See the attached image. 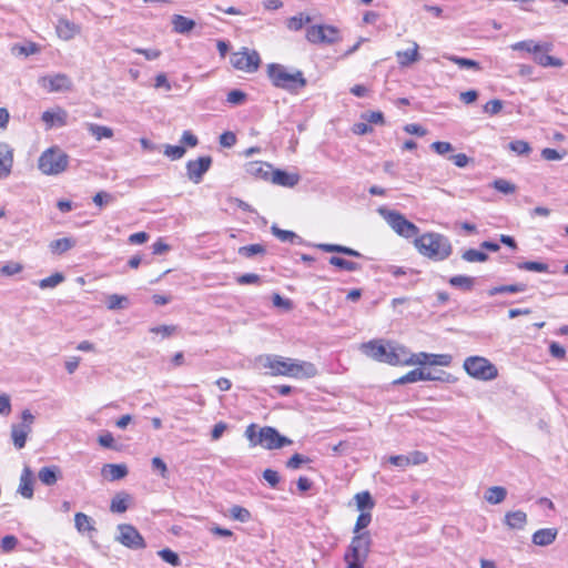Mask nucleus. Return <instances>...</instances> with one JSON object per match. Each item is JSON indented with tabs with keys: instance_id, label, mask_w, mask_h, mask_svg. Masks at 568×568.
Here are the masks:
<instances>
[{
	"instance_id": "obj_14",
	"label": "nucleus",
	"mask_w": 568,
	"mask_h": 568,
	"mask_svg": "<svg viewBox=\"0 0 568 568\" xmlns=\"http://www.w3.org/2000/svg\"><path fill=\"white\" fill-rule=\"evenodd\" d=\"M212 165V158L210 155L200 156L196 160H190L186 163V175L190 181L195 184L202 182L204 174Z\"/></svg>"
},
{
	"instance_id": "obj_49",
	"label": "nucleus",
	"mask_w": 568,
	"mask_h": 568,
	"mask_svg": "<svg viewBox=\"0 0 568 568\" xmlns=\"http://www.w3.org/2000/svg\"><path fill=\"white\" fill-rule=\"evenodd\" d=\"M311 22V17H304L302 13L298 16L291 17L286 21V27L292 31H298L303 28L304 23Z\"/></svg>"
},
{
	"instance_id": "obj_57",
	"label": "nucleus",
	"mask_w": 568,
	"mask_h": 568,
	"mask_svg": "<svg viewBox=\"0 0 568 568\" xmlns=\"http://www.w3.org/2000/svg\"><path fill=\"white\" fill-rule=\"evenodd\" d=\"M310 462L311 459L308 457H305L296 453L286 462V467L290 469H297L301 467L302 464H306Z\"/></svg>"
},
{
	"instance_id": "obj_12",
	"label": "nucleus",
	"mask_w": 568,
	"mask_h": 568,
	"mask_svg": "<svg viewBox=\"0 0 568 568\" xmlns=\"http://www.w3.org/2000/svg\"><path fill=\"white\" fill-rule=\"evenodd\" d=\"M230 62L235 69L251 73L258 69L261 59L256 51L243 49V51L234 52L230 58Z\"/></svg>"
},
{
	"instance_id": "obj_63",
	"label": "nucleus",
	"mask_w": 568,
	"mask_h": 568,
	"mask_svg": "<svg viewBox=\"0 0 568 568\" xmlns=\"http://www.w3.org/2000/svg\"><path fill=\"white\" fill-rule=\"evenodd\" d=\"M236 143V135L231 132L226 131L220 135V144L224 148H232Z\"/></svg>"
},
{
	"instance_id": "obj_39",
	"label": "nucleus",
	"mask_w": 568,
	"mask_h": 568,
	"mask_svg": "<svg viewBox=\"0 0 568 568\" xmlns=\"http://www.w3.org/2000/svg\"><path fill=\"white\" fill-rule=\"evenodd\" d=\"M65 116H67V113L61 110L59 112L44 111L42 113L41 119L45 124H48L49 126H52L55 122H58L60 125H64Z\"/></svg>"
},
{
	"instance_id": "obj_40",
	"label": "nucleus",
	"mask_w": 568,
	"mask_h": 568,
	"mask_svg": "<svg viewBox=\"0 0 568 568\" xmlns=\"http://www.w3.org/2000/svg\"><path fill=\"white\" fill-rule=\"evenodd\" d=\"M517 267L519 270L538 272V273H546L549 271L548 264L542 263V262H537V261L520 262L517 264Z\"/></svg>"
},
{
	"instance_id": "obj_27",
	"label": "nucleus",
	"mask_w": 568,
	"mask_h": 568,
	"mask_svg": "<svg viewBox=\"0 0 568 568\" xmlns=\"http://www.w3.org/2000/svg\"><path fill=\"white\" fill-rule=\"evenodd\" d=\"M316 247L322 250L323 252H328V253H341V254H344L347 256H353V257H362L363 256L358 251H356L352 247H348V246L339 245V244L321 243V244H317Z\"/></svg>"
},
{
	"instance_id": "obj_21",
	"label": "nucleus",
	"mask_w": 568,
	"mask_h": 568,
	"mask_svg": "<svg viewBox=\"0 0 568 568\" xmlns=\"http://www.w3.org/2000/svg\"><path fill=\"white\" fill-rule=\"evenodd\" d=\"M557 535L556 528H542L532 534L531 540L536 546L546 547L556 540Z\"/></svg>"
},
{
	"instance_id": "obj_64",
	"label": "nucleus",
	"mask_w": 568,
	"mask_h": 568,
	"mask_svg": "<svg viewBox=\"0 0 568 568\" xmlns=\"http://www.w3.org/2000/svg\"><path fill=\"white\" fill-rule=\"evenodd\" d=\"M549 353L557 359H564L566 357V349L557 342H551L549 345Z\"/></svg>"
},
{
	"instance_id": "obj_61",
	"label": "nucleus",
	"mask_w": 568,
	"mask_h": 568,
	"mask_svg": "<svg viewBox=\"0 0 568 568\" xmlns=\"http://www.w3.org/2000/svg\"><path fill=\"white\" fill-rule=\"evenodd\" d=\"M362 118L368 123L383 124L384 114L381 111H372L362 115Z\"/></svg>"
},
{
	"instance_id": "obj_38",
	"label": "nucleus",
	"mask_w": 568,
	"mask_h": 568,
	"mask_svg": "<svg viewBox=\"0 0 568 568\" xmlns=\"http://www.w3.org/2000/svg\"><path fill=\"white\" fill-rule=\"evenodd\" d=\"M328 263L333 266H336L341 270H345L348 272H355V271H359L362 268L361 264L353 262V261L345 260L339 256H331L328 260Z\"/></svg>"
},
{
	"instance_id": "obj_50",
	"label": "nucleus",
	"mask_w": 568,
	"mask_h": 568,
	"mask_svg": "<svg viewBox=\"0 0 568 568\" xmlns=\"http://www.w3.org/2000/svg\"><path fill=\"white\" fill-rule=\"evenodd\" d=\"M263 253H265V247L262 244H251L239 248V254L247 258Z\"/></svg>"
},
{
	"instance_id": "obj_23",
	"label": "nucleus",
	"mask_w": 568,
	"mask_h": 568,
	"mask_svg": "<svg viewBox=\"0 0 568 568\" xmlns=\"http://www.w3.org/2000/svg\"><path fill=\"white\" fill-rule=\"evenodd\" d=\"M551 48V43H536L534 40H524L511 44L514 51H526L532 53V55L537 51H550Z\"/></svg>"
},
{
	"instance_id": "obj_53",
	"label": "nucleus",
	"mask_w": 568,
	"mask_h": 568,
	"mask_svg": "<svg viewBox=\"0 0 568 568\" xmlns=\"http://www.w3.org/2000/svg\"><path fill=\"white\" fill-rule=\"evenodd\" d=\"M115 200L114 195L108 193V192H104V191H100L98 192L92 201L93 203L99 206L100 209L106 206L108 204L112 203L113 201Z\"/></svg>"
},
{
	"instance_id": "obj_60",
	"label": "nucleus",
	"mask_w": 568,
	"mask_h": 568,
	"mask_svg": "<svg viewBox=\"0 0 568 568\" xmlns=\"http://www.w3.org/2000/svg\"><path fill=\"white\" fill-rule=\"evenodd\" d=\"M501 109H503V102L498 99L488 101L484 106V111L491 115L499 113L501 111Z\"/></svg>"
},
{
	"instance_id": "obj_54",
	"label": "nucleus",
	"mask_w": 568,
	"mask_h": 568,
	"mask_svg": "<svg viewBox=\"0 0 568 568\" xmlns=\"http://www.w3.org/2000/svg\"><path fill=\"white\" fill-rule=\"evenodd\" d=\"M158 555L168 564L172 566H179L180 565V557L176 552L173 550L165 548L160 551H158Z\"/></svg>"
},
{
	"instance_id": "obj_37",
	"label": "nucleus",
	"mask_w": 568,
	"mask_h": 568,
	"mask_svg": "<svg viewBox=\"0 0 568 568\" xmlns=\"http://www.w3.org/2000/svg\"><path fill=\"white\" fill-rule=\"evenodd\" d=\"M397 58H398L400 65H409V64L416 62L419 59L418 44L414 43L413 49H408L405 51H398Z\"/></svg>"
},
{
	"instance_id": "obj_43",
	"label": "nucleus",
	"mask_w": 568,
	"mask_h": 568,
	"mask_svg": "<svg viewBox=\"0 0 568 568\" xmlns=\"http://www.w3.org/2000/svg\"><path fill=\"white\" fill-rule=\"evenodd\" d=\"M462 258L469 263L486 262L488 260V254L475 248H468L462 254Z\"/></svg>"
},
{
	"instance_id": "obj_6",
	"label": "nucleus",
	"mask_w": 568,
	"mask_h": 568,
	"mask_svg": "<svg viewBox=\"0 0 568 568\" xmlns=\"http://www.w3.org/2000/svg\"><path fill=\"white\" fill-rule=\"evenodd\" d=\"M69 164V156L63 151L51 148L44 151L38 162L39 170L47 175H55L63 172Z\"/></svg>"
},
{
	"instance_id": "obj_15",
	"label": "nucleus",
	"mask_w": 568,
	"mask_h": 568,
	"mask_svg": "<svg viewBox=\"0 0 568 568\" xmlns=\"http://www.w3.org/2000/svg\"><path fill=\"white\" fill-rule=\"evenodd\" d=\"M40 83L42 88L50 92L69 91L72 88L70 78L64 73L42 77Z\"/></svg>"
},
{
	"instance_id": "obj_42",
	"label": "nucleus",
	"mask_w": 568,
	"mask_h": 568,
	"mask_svg": "<svg viewBox=\"0 0 568 568\" xmlns=\"http://www.w3.org/2000/svg\"><path fill=\"white\" fill-rule=\"evenodd\" d=\"M356 506L358 510L372 509L375 505L368 491H362L355 495Z\"/></svg>"
},
{
	"instance_id": "obj_13",
	"label": "nucleus",
	"mask_w": 568,
	"mask_h": 568,
	"mask_svg": "<svg viewBox=\"0 0 568 568\" xmlns=\"http://www.w3.org/2000/svg\"><path fill=\"white\" fill-rule=\"evenodd\" d=\"M118 530L119 535L116 537V540L121 542L123 546L131 549L145 548L146 545L142 535L132 525L121 524L118 526Z\"/></svg>"
},
{
	"instance_id": "obj_16",
	"label": "nucleus",
	"mask_w": 568,
	"mask_h": 568,
	"mask_svg": "<svg viewBox=\"0 0 568 568\" xmlns=\"http://www.w3.org/2000/svg\"><path fill=\"white\" fill-rule=\"evenodd\" d=\"M274 168L263 161H251L245 164V172L253 179L270 182Z\"/></svg>"
},
{
	"instance_id": "obj_9",
	"label": "nucleus",
	"mask_w": 568,
	"mask_h": 568,
	"mask_svg": "<svg viewBox=\"0 0 568 568\" xmlns=\"http://www.w3.org/2000/svg\"><path fill=\"white\" fill-rule=\"evenodd\" d=\"M21 424H13L11 426V438L17 449H22L26 446L28 435L32 430L34 416L29 409H24L21 414Z\"/></svg>"
},
{
	"instance_id": "obj_36",
	"label": "nucleus",
	"mask_w": 568,
	"mask_h": 568,
	"mask_svg": "<svg viewBox=\"0 0 568 568\" xmlns=\"http://www.w3.org/2000/svg\"><path fill=\"white\" fill-rule=\"evenodd\" d=\"M526 290H527V285L524 283L500 285V286H495V287H491L490 290H488V295L495 296L497 294H503V293H521V292H525Z\"/></svg>"
},
{
	"instance_id": "obj_48",
	"label": "nucleus",
	"mask_w": 568,
	"mask_h": 568,
	"mask_svg": "<svg viewBox=\"0 0 568 568\" xmlns=\"http://www.w3.org/2000/svg\"><path fill=\"white\" fill-rule=\"evenodd\" d=\"M128 297L119 294H111L108 296L106 306L109 310H121L126 307Z\"/></svg>"
},
{
	"instance_id": "obj_32",
	"label": "nucleus",
	"mask_w": 568,
	"mask_h": 568,
	"mask_svg": "<svg viewBox=\"0 0 568 568\" xmlns=\"http://www.w3.org/2000/svg\"><path fill=\"white\" fill-rule=\"evenodd\" d=\"M506 496L507 490L501 486L489 487L485 493V499L491 505H498L503 503Z\"/></svg>"
},
{
	"instance_id": "obj_17",
	"label": "nucleus",
	"mask_w": 568,
	"mask_h": 568,
	"mask_svg": "<svg viewBox=\"0 0 568 568\" xmlns=\"http://www.w3.org/2000/svg\"><path fill=\"white\" fill-rule=\"evenodd\" d=\"M13 168V149L6 142H0V179H7Z\"/></svg>"
},
{
	"instance_id": "obj_8",
	"label": "nucleus",
	"mask_w": 568,
	"mask_h": 568,
	"mask_svg": "<svg viewBox=\"0 0 568 568\" xmlns=\"http://www.w3.org/2000/svg\"><path fill=\"white\" fill-rule=\"evenodd\" d=\"M379 213L398 235L405 239L417 237L418 226L408 221L402 213L387 209H379Z\"/></svg>"
},
{
	"instance_id": "obj_33",
	"label": "nucleus",
	"mask_w": 568,
	"mask_h": 568,
	"mask_svg": "<svg viewBox=\"0 0 568 568\" xmlns=\"http://www.w3.org/2000/svg\"><path fill=\"white\" fill-rule=\"evenodd\" d=\"M444 59L457 64L460 69H474L475 71H480V64L471 59L454 55V54H444Z\"/></svg>"
},
{
	"instance_id": "obj_56",
	"label": "nucleus",
	"mask_w": 568,
	"mask_h": 568,
	"mask_svg": "<svg viewBox=\"0 0 568 568\" xmlns=\"http://www.w3.org/2000/svg\"><path fill=\"white\" fill-rule=\"evenodd\" d=\"M246 100V93L241 90H232L229 92L226 101L233 105H240Z\"/></svg>"
},
{
	"instance_id": "obj_45",
	"label": "nucleus",
	"mask_w": 568,
	"mask_h": 568,
	"mask_svg": "<svg viewBox=\"0 0 568 568\" xmlns=\"http://www.w3.org/2000/svg\"><path fill=\"white\" fill-rule=\"evenodd\" d=\"M508 148L517 155H528L531 152V146L527 141L515 140L509 142Z\"/></svg>"
},
{
	"instance_id": "obj_34",
	"label": "nucleus",
	"mask_w": 568,
	"mask_h": 568,
	"mask_svg": "<svg viewBox=\"0 0 568 568\" xmlns=\"http://www.w3.org/2000/svg\"><path fill=\"white\" fill-rule=\"evenodd\" d=\"M448 282L453 287L460 288L465 292H470L475 286V278L467 275L452 276Z\"/></svg>"
},
{
	"instance_id": "obj_29",
	"label": "nucleus",
	"mask_w": 568,
	"mask_h": 568,
	"mask_svg": "<svg viewBox=\"0 0 568 568\" xmlns=\"http://www.w3.org/2000/svg\"><path fill=\"white\" fill-rule=\"evenodd\" d=\"M549 51H537L535 52L534 54V61L544 67V68H548V67H554V68H561L564 65V62L562 60L556 58V57H552V55H549L547 54Z\"/></svg>"
},
{
	"instance_id": "obj_4",
	"label": "nucleus",
	"mask_w": 568,
	"mask_h": 568,
	"mask_svg": "<svg viewBox=\"0 0 568 568\" xmlns=\"http://www.w3.org/2000/svg\"><path fill=\"white\" fill-rule=\"evenodd\" d=\"M267 75L274 87L288 92H297L307 84V81L301 70L291 72L286 67L280 63L268 64Z\"/></svg>"
},
{
	"instance_id": "obj_44",
	"label": "nucleus",
	"mask_w": 568,
	"mask_h": 568,
	"mask_svg": "<svg viewBox=\"0 0 568 568\" xmlns=\"http://www.w3.org/2000/svg\"><path fill=\"white\" fill-rule=\"evenodd\" d=\"M74 245V242L69 237H62L55 241H52L50 244V248L53 253H64L70 250Z\"/></svg>"
},
{
	"instance_id": "obj_28",
	"label": "nucleus",
	"mask_w": 568,
	"mask_h": 568,
	"mask_svg": "<svg viewBox=\"0 0 568 568\" xmlns=\"http://www.w3.org/2000/svg\"><path fill=\"white\" fill-rule=\"evenodd\" d=\"M527 523V515L521 510L508 511L505 515V524L510 529H523Z\"/></svg>"
},
{
	"instance_id": "obj_20",
	"label": "nucleus",
	"mask_w": 568,
	"mask_h": 568,
	"mask_svg": "<svg viewBox=\"0 0 568 568\" xmlns=\"http://www.w3.org/2000/svg\"><path fill=\"white\" fill-rule=\"evenodd\" d=\"M33 473L31 469L26 466L21 473L20 476V483L18 491L24 497V498H32L33 497Z\"/></svg>"
},
{
	"instance_id": "obj_25",
	"label": "nucleus",
	"mask_w": 568,
	"mask_h": 568,
	"mask_svg": "<svg viewBox=\"0 0 568 568\" xmlns=\"http://www.w3.org/2000/svg\"><path fill=\"white\" fill-rule=\"evenodd\" d=\"M60 477V468L54 465L42 467L38 473L39 480L45 486H53Z\"/></svg>"
},
{
	"instance_id": "obj_46",
	"label": "nucleus",
	"mask_w": 568,
	"mask_h": 568,
	"mask_svg": "<svg viewBox=\"0 0 568 568\" xmlns=\"http://www.w3.org/2000/svg\"><path fill=\"white\" fill-rule=\"evenodd\" d=\"M230 516L232 519L241 523H247L251 519L250 510L237 505L230 508Z\"/></svg>"
},
{
	"instance_id": "obj_24",
	"label": "nucleus",
	"mask_w": 568,
	"mask_h": 568,
	"mask_svg": "<svg viewBox=\"0 0 568 568\" xmlns=\"http://www.w3.org/2000/svg\"><path fill=\"white\" fill-rule=\"evenodd\" d=\"M128 471V467L124 464H105L102 468V475L110 481L124 478Z\"/></svg>"
},
{
	"instance_id": "obj_26",
	"label": "nucleus",
	"mask_w": 568,
	"mask_h": 568,
	"mask_svg": "<svg viewBox=\"0 0 568 568\" xmlns=\"http://www.w3.org/2000/svg\"><path fill=\"white\" fill-rule=\"evenodd\" d=\"M173 31L179 34H186L195 27V21L182 14L172 17Z\"/></svg>"
},
{
	"instance_id": "obj_10",
	"label": "nucleus",
	"mask_w": 568,
	"mask_h": 568,
	"mask_svg": "<svg viewBox=\"0 0 568 568\" xmlns=\"http://www.w3.org/2000/svg\"><path fill=\"white\" fill-rule=\"evenodd\" d=\"M257 443L265 449L273 450L291 445L293 442L281 435L276 428L264 426L258 430Z\"/></svg>"
},
{
	"instance_id": "obj_31",
	"label": "nucleus",
	"mask_w": 568,
	"mask_h": 568,
	"mask_svg": "<svg viewBox=\"0 0 568 568\" xmlns=\"http://www.w3.org/2000/svg\"><path fill=\"white\" fill-rule=\"evenodd\" d=\"M131 500V496L126 493H119L116 494L112 500H111V505H110V510L112 513H124L126 511V509L129 508V503Z\"/></svg>"
},
{
	"instance_id": "obj_5",
	"label": "nucleus",
	"mask_w": 568,
	"mask_h": 568,
	"mask_svg": "<svg viewBox=\"0 0 568 568\" xmlns=\"http://www.w3.org/2000/svg\"><path fill=\"white\" fill-rule=\"evenodd\" d=\"M463 366L469 376L479 381H493L498 376L497 367L483 356H469Z\"/></svg>"
},
{
	"instance_id": "obj_55",
	"label": "nucleus",
	"mask_w": 568,
	"mask_h": 568,
	"mask_svg": "<svg viewBox=\"0 0 568 568\" xmlns=\"http://www.w3.org/2000/svg\"><path fill=\"white\" fill-rule=\"evenodd\" d=\"M22 270V264L18 262H9L1 267L0 272L4 276H12L20 273Z\"/></svg>"
},
{
	"instance_id": "obj_1",
	"label": "nucleus",
	"mask_w": 568,
	"mask_h": 568,
	"mask_svg": "<svg viewBox=\"0 0 568 568\" xmlns=\"http://www.w3.org/2000/svg\"><path fill=\"white\" fill-rule=\"evenodd\" d=\"M256 362L268 369L272 376H287L293 378H311L317 374L314 364L304 361H297L280 355H261Z\"/></svg>"
},
{
	"instance_id": "obj_18",
	"label": "nucleus",
	"mask_w": 568,
	"mask_h": 568,
	"mask_svg": "<svg viewBox=\"0 0 568 568\" xmlns=\"http://www.w3.org/2000/svg\"><path fill=\"white\" fill-rule=\"evenodd\" d=\"M419 356H424V359H414L410 356V365L419 364V365H437V366H449L452 364L453 357L449 354H428L420 352Z\"/></svg>"
},
{
	"instance_id": "obj_51",
	"label": "nucleus",
	"mask_w": 568,
	"mask_h": 568,
	"mask_svg": "<svg viewBox=\"0 0 568 568\" xmlns=\"http://www.w3.org/2000/svg\"><path fill=\"white\" fill-rule=\"evenodd\" d=\"M493 187L504 194H511L516 191V185L505 179L495 180Z\"/></svg>"
},
{
	"instance_id": "obj_3",
	"label": "nucleus",
	"mask_w": 568,
	"mask_h": 568,
	"mask_svg": "<svg viewBox=\"0 0 568 568\" xmlns=\"http://www.w3.org/2000/svg\"><path fill=\"white\" fill-rule=\"evenodd\" d=\"M419 254L434 261L447 260L453 253V245L447 236L436 232H426L414 240Z\"/></svg>"
},
{
	"instance_id": "obj_58",
	"label": "nucleus",
	"mask_w": 568,
	"mask_h": 568,
	"mask_svg": "<svg viewBox=\"0 0 568 568\" xmlns=\"http://www.w3.org/2000/svg\"><path fill=\"white\" fill-rule=\"evenodd\" d=\"M372 521V515L369 513L362 511L359 516L357 517L354 532L358 534L359 530L366 528Z\"/></svg>"
},
{
	"instance_id": "obj_52",
	"label": "nucleus",
	"mask_w": 568,
	"mask_h": 568,
	"mask_svg": "<svg viewBox=\"0 0 568 568\" xmlns=\"http://www.w3.org/2000/svg\"><path fill=\"white\" fill-rule=\"evenodd\" d=\"M271 230L272 234L282 242H293L295 239H298V236L294 232L282 230L276 225H273Z\"/></svg>"
},
{
	"instance_id": "obj_2",
	"label": "nucleus",
	"mask_w": 568,
	"mask_h": 568,
	"mask_svg": "<svg viewBox=\"0 0 568 568\" xmlns=\"http://www.w3.org/2000/svg\"><path fill=\"white\" fill-rule=\"evenodd\" d=\"M361 349L369 358L393 366L410 365L412 363L410 352L397 343H384L383 339H373L363 343Z\"/></svg>"
},
{
	"instance_id": "obj_19",
	"label": "nucleus",
	"mask_w": 568,
	"mask_h": 568,
	"mask_svg": "<svg viewBox=\"0 0 568 568\" xmlns=\"http://www.w3.org/2000/svg\"><path fill=\"white\" fill-rule=\"evenodd\" d=\"M270 182L284 187H293L300 182V175L297 173H288L280 169H274Z\"/></svg>"
},
{
	"instance_id": "obj_35",
	"label": "nucleus",
	"mask_w": 568,
	"mask_h": 568,
	"mask_svg": "<svg viewBox=\"0 0 568 568\" xmlns=\"http://www.w3.org/2000/svg\"><path fill=\"white\" fill-rule=\"evenodd\" d=\"M87 130L98 140L110 139L113 136V130L109 126L97 123H87Z\"/></svg>"
},
{
	"instance_id": "obj_22",
	"label": "nucleus",
	"mask_w": 568,
	"mask_h": 568,
	"mask_svg": "<svg viewBox=\"0 0 568 568\" xmlns=\"http://www.w3.org/2000/svg\"><path fill=\"white\" fill-rule=\"evenodd\" d=\"M55 30L59 38L65 41L73 39L80 32V28L67 19H59Z\"/></svg>"
},
{
	"instance_id": "obj_47",
	"label": "nucleus",
	"mask_w": 568,
	"mask_h": 568,
	"mask_svg": "<svg viewBox=\"0 0 568 568\" xmlns=\"http://www.w3.org/2000/svg\"><path fill=\"white\" fill-rule=\"evenodd\" d=\"M186 150L183 145H164V155L171 159L172 161L180 160L184 156Z\"/></svg>"
},
{
	"instance_id": "obj_11",
	"label": "nucleus",
	"mask_w": 568,
	"mask_h": 568,
	"mask_svg": "<svg viewBox=\"0 0 568 568\" xmlns=\"http://www.w3.org/2000/svg\"><path fill=\"white\" fill-rule=\"evenodd\" d=\"M306 39L315 44H333L338 41V29L333 26L316 24L306 30Z\"/></svg>"
},
{
	"instance_id": "obj_41",
	"label": "nucleus",
	"mask_w": 568,
	"mask_h": 568,
	"mask_svg": "<svg viewBox=\"0 0 568 568\" xmlns=\"http://www.w3.org/2000/svg\"><path fill=\"white\" fill-rule=\"evenodd\" d=\"M64 281V276L62 273H54L45 278H42L38 282V286L42 290L53 288L61 284Z\"/></svg>"
},
{
	"instance_id": "obj_7",
	"label": "nucleus",
	"mask_w": 568,
	"mask_h": 568,
	"mask_svg": "<svg viewBox=\"0 0 568 568\" xmlns=\"http://www.w3.org/2000/svg\"><path fill=\"white\" fill-rule=\"evenodd\" d=\"M372 539L369 532L365 531L356 534L349 545L348 552L345 555V560L348 565H357L363 567L371 550Z\"/></svg>"
},
{
	"instance_id": "obj_62",
	"label": "nucleus",
	"mask_w": 568,
	"mask_h": 568,
	"mask_svg": "<svg viewBox=\"0 0 568 568\" xmlns=\"http://www.w3.org/2000/svg\"><path fill=\"white\" fill-rule=\"evenodd\" d=\"M430 148L438 154L444 155L453 151V145L449 142L436 141L430 144Z\"/></svg>"
},
{
	"instance_id": "obj_59",
	"label": "nucleus",
	"mask_w": 568,
	"mask_h": 568,
	"mask_svg": "<svg viewBox=\"0 0 568 568\" xmlns=\"http://www.w3.org/2000/svg\"><path fill=\"white\" fill-rule=\"evenodd\" d=\"M17 545H18V539L13 535H7L1 540V549L4 552H9V551L13 550L17 547Z\"/></svg>"
},
{
	"instance_id": "obj_30",
	"label": "nucleus",
	"mask_w": 568,
	"mask_h": 568,
	"mask_svg": "<svg viewBox=\"0 0 568 568\" xmlns=\"http://www.w3.org/2000/svg\"><path fill=\"white\" fill-rule=\"evenodd\" d=\"M74 526L80 534L95 531L92 518L83 513H77L74 515Z\"/></svg>"
}]
</instances>
